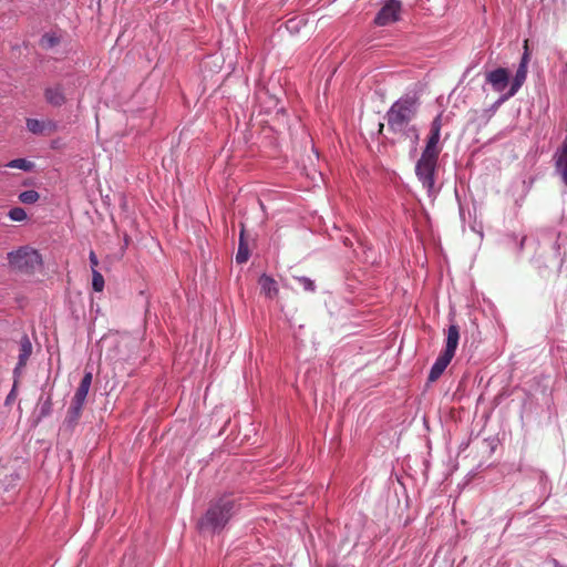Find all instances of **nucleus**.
<instances>
[{
  "mask_svg": "<svg viewBox=\"0 0 567 567\" xmlns=\"http://www.w3.org/2000/svg\"><path fill=\"white\" fill-rule=\"evenodd\" d=\"M460 329L456 324H451L446 331L445 349L443 353L454 357L458 346Z\"/></svg>",
  "mask_w": 567,
  "mask_h": 567,
  "instance_id": "nucleus-12",
  "label": "nucleus"
},
{
  "mask_svg": "<svg viewBox=\"0 0 567 567\" xmlns=\"http://www.w3.org/2000/svg\"><path fill=\"white\" fill-rule=\"evenodd\" d=\"M6 167L22 169L24 172H30L34 167V164L24 158H16L6 164Z\"/></svg>",
  "mask_w": 567,
  "mask_h": 567,
  "instance_id": "nucleus-17",
  "label": "nucleus"
},
{
  "mask_svg": "<svg viewBox=\"0 0 567 567\" xmlns=\"http://www.w3.org/2000/svg\"><path fill=\"white\" fill-rule=\"evenodd\" d=\"M45 101L52 106H62L66 102L64 89L61 84H54L44 90Z\"/></svg>",
  "mask_w": 567,
  "mask_h": 567,
  "instance_id": "nucleus-10",
  "label": "nucleus"
},
{
  "mask_svg": "<svg viewBox=\"0 0 567 567\" xmlns=\"http://www.w3.org/2000/svg\"><path fill=\"white\" fill-rule=\"evenodd\" d=\"M296 280L302 286L303 290L313 292L316 290L315 281L308 277H297Z\"/></svg>",
  "mask_w": 567,
  "mask_h": 567,
  "instance_id": "nucleus-24",
  "label": "nucleus"
},
{
  "mask_svg": "<svg viewBox=\"0 0 567 567\" xmlns=\"http://www.w3.org/2000/svg\"><path fill=\"white\" fill-rule=\"evenodd\" d=\"M555 173L561 178L567 187V141L558 147L554 154Z\"/></svg>",
  "mask_w": 567,
  "mask_h": 567,
  "instance_id": "nucleus-9",
  "label": "nucleus"
},
{
  "mask_svg": "<svg viewBox=\"0 0 567 567\" xmlns=\"http://www.w3.org/2000/svg\"><path fill=\"white\" fill-rule=\"evenodd\" d=\"M508 238L516 245V249L518 252H520L524 249L526 237H522L520 239H518L517 236L511 235L508 236Z\"/></svg>",
  "mask_w": 567,
  "mask_h": 567,
  "instance_id": "nucleus-26",
  "label": "nucleus"
},
{
  "mask_svg": "<svg viewBox=\"0 0 567 567\" xmlns=\"http://www.w3.org/2000/svg\"><path fill=\"white\" fill-rule=\"evenodd\" d=\"M10 267L21 274H32L42 265V258L37 249L29 246L20 247L8 254Z\"/></svg>",
  "mask_w": 567,
  "mask_h": 567,
  "instance_id": "nucleus-3",
  "label": "nucleus"
},
{
  "mask_svg": "<svg viewBox=\"0 0 567 567\" xmlns=\"http://www.w3.org/2000/svg\"><path fill=\"white\" fill-rule=\"evenodd\" d=\"M17 396V381H14L13 386L6 399V404H10L12 401H14Z\"/></svg>",
  "mask_w": 567,
  "mask_h": 567,
  "instance_id": "nucleus-27",
  "label": "nucleus"
},
{
  "mask_svg": "<svg viewBox=\"0 0 567 567\" xmlns=\"http://www.w3.org/2000/svg\"><path fill=\"white\" fill-rule=\"evenodd\" d=\"M52 410V401L50 398H47L42 403L40 408V416H47L51 413Z\"/></svg>",
  "mask_w": 567,
  "mask_h": 567,
  "instance_id": "nucleus-25",
  "label": "nucleus"
},
{
  "mask_svg": "<svg viewBox=\"0 0 567 567\" xmlns=\"http://www.w3.org/2000/svg\"><path fill=\"white\" fill-rule=\"evenodd\" d=\"M92 287L97 292L102 291L104 288V278L96 269L92 271Z\"/></svg>",
  "mask_w": 567,
  "mask_h": 567,
  "instance_id": "nucleus-22",
  "label": "nucleus"
},
{
  "mask_svg": "<svg viewBox=\"0 0 567 567\" xmlns=\"http://www.w3.org/2000/svg\"><path fill=\"white\" fill-rule=\"evenodd\" d=\"M32 353V343L28 336H23L20 340V349H19V365H25Z\"/></svg>",
  "mask_w": 567,
  "mask_h": 567,
  "instance_id": "nucleus-15",
  "label": "nucleus"
},
{
  "mask_svg": "<svg viewBox=\"0 0 567 567\" xmlns=\"http://www.w3.org/2000/svg\"><path fill=\"white\" fill-rule=\"evenodd\" d=\"M82 409H83L82 404H79L73 401L71 402V405L68 410V415L65 417V424L68 426L73 427L78 423V421L81 416V413H82Z\"/></svg>",
  "mask_w": 567,
  "mask_h": 567,
  "instance_id": "nucleus-16",
  "label": "nucleus"
},
{
  "mask_svg": "<svg viewBox=\"0 0 567 567\" xmlns=\"http://www.w3.org/2000/svg\"><path fill=\"white\" fill-rule=\"evenodd\" d=\"M89 258H90V264H91V267H92V270H93L99 265L97 257H96L94 251H91Z\"/></svg>",
  "mask_w": 567,
  "mask_h": 567,
  "instance_id": "nucleus-29",
  "label": "nucleus"
},
{
  "mask_svg": "<svg viewBox=\"0 0 567 567\" xmlns=\"http://www.w3.org/2000/svg\"><path fill=\"white\" fill-rule=\"evenodd\" d=\"M248 257H249L248 248L245 245V243L243 240V235H241L240 236L238 251H237V255H236V261L238 264H244V262H246L248 260Z\"/></svg>",
  "mask_w": 567,
  "mask_h": 567,
  "instance_id": "nucleus-19",
  "label": "nucleus"
},
{
  "mask_svg": "<svg viewBox=\"0 0 567 567\" xmlns=\"http://www.w3.org/2000/svg\"><path fill=\"white\" fill-rule=\"evenodd\" d=\"M92 372H85L79 388L75 391V394L72 399L73 402L84 405L91 383H92Z\"/></svg>",
  "mask_w": 567,
  "mask_h": 567,
  "instance_id": "nucleus-13",
  "label": "nucleus"
},
{
  "mask_svg": "<svg viewBox=\"0 0 567 567\" xmlns=\"http://www.w3.org/2000/svg\"><path fill=\"white\" fill-rule=\"evenodd\" d=\"M441 128L442 115L439 114L431 123L430 135L426 140V145L422 154L439 157L442 150L440 146Z\"/></svg>",
  "mask_w": 567,
  "mask_h": 567,
  "instance_id": "nucleus-6",
  "label": "nucleus"
},
{
  "mask_svg": "<svg viewBox=\"0 0 567 567\" xmlns=\"http://www.w3.org/2000/svg\"><path fill=\"white\" fill-rule=\"evenodd\" d=\"M528 62H529V53H528V48H527V41H525V51L520 59V63L516 70L515 76H514L513 81L511 82V86L507 90V92L504 93L503 95H501L499 99L497 100V104H503L505 101H507L508 99L514 96L518 92V90L522 87V85L524 84L526 76H527Z\"/></svg>",
  "mask_w": 567,
  "mask_h": 567,
  "instance_id": "nucleus-5",
  "label": "nucleus"
},
{
  "mask_svg": "<svg viewBox=\"0 0 567 567\" xmlns=\"http://www.w3.org/2000/svg\"><path fill=\"white\" fill-rule=\"evenodd\" d=\"M8 216L13 221H23L27 219V213L21 207H13L9 210Z\"/></svg>",
  "mask_w": 567,
  "mask_h": 567,
  "instance_id": "nucleus-21",
  "label": "nucleus"
},
{
  "mask_svg": "<svg viewBox=\"0 0 567 567\" xmlns=\"http://www.w3.org/2000/svg\"><path fill=\"white\" fill-rule=\"evenodd\" d=\"M258 282H259L261 291L268 298H274L275 296H277V293H278V286H277L276 280L272 277L264 274L262 276H260Z\"/></svg>",
  "mask_w": 567,
  "mask_h": 567,
  "instance_id": "nucleus-14",
  "label": "nucleus"
},
{
  "mask_svg": "<svg viewBox=\"0 0 567 567\" xmlns=\"http://www.w3.org/2000/svg\"><path fill=\"white\" fill-rule=\"evenodd\" d=\"M236 513V503L231 496H223L210 504L205 516L199 522L202 530L217 532L225 527Z\"/></svg>",
  "mask_w": 567,
  "mask_h": 567,
  "instance_id": "nucleus-2",
  "label": "nucleus"
},
{
  "mask_svg": "<svg viewBox=\"0 0 567 567\" xmlns=\"http://www.w3.org/2000/svg\"><path fill=\"white\" fill-rule=\"evenodd\" d=\"M501 104H497V101L494 104V107H498Z\"/></svg>",
  "mask_w": 567,
  "mask_h": 567,
  "instance_id": "nucleus-30",
  "label": "nucleus"
},
{
  "mask_svg": "<svg viewBox=\"0 0 567 567\" xmlns=\"http://www.w3.org/2000/svg\"><path fill=\"white\" fill-rule=\"evenodd\" d=\"M417 100L413 96L405 95L395 101L385 114L388 127L394 134L409 138L413 147L417 145L420 140L419 130L411 124L417 113Z\"/></svg>",
  "mask_w": 567,
  "mask_h": 567,
  "instance_id": "nucleus-1",
  "label": "nucleus"
},
{
  "mask_svg": "<svg viewBox=\"0 0 567 567\" xmlns=\"http://www.w3.org/2000/svg\"><path fill=\"white\" fill-rule=\"evenodd\" d=\"M439 157L421 154L415 165V175L422 186L426 189L429 196L436 194L435 173Z\"/></svg>",
  "mask_w": 567,
  "mask_h": 567,
  "instance_id": "nucleus-4",
  "label": "nucleus"
},
{
  "mask_svg": "<svg viewBox=\"0 0 567 567\" xmlns=\"http://www.w3.org/2000/svg\"><path fill=\"white\" fill-rule=\"evenodd\" d=\"M401 2L399 0H388L379 10L374 18V23L384 27L396 22L400 19Z\"/></svg>",
  "mask_w": 567,
  "mask_h": 567,
  "instance_id": "nucleus-7",
  "label": "nucleus"
},
{
  "mask_svg": "<svg viewBox=\"0 0 567 567\" xmlns=\"http://www.w3.org/2000/svg\"><path fill=\"white\" fill-rule=\"evenodd\" d=\"M59 43V38L52 33H45L41 37L40 44L44 49H51Z\"/></svg>",
  "mask_w": 567,
  "mask_h": 567,
  "instance_id": "nucleus-20",
  "label": "nucleus"
},
{
  "mask_svg": "<svg viewBox=\"0 0 567 567\" xmlns=\"http://www.w3.org/2000/svg\"><path fill=\"white\" fill-rule=\"evenodd\" d=\"M453 357L447 355L445 353H441L433 365L431 367L430 373H429V381L434 382L436 381L445 371L447 365L451 363Z\"/></svg>",
  "mask_w": 567,
  "mask_h": 567,
  "instance_id": "nucleus-11",
  "label": "nucleus"
},
{
  "mask_svg": "<svg viewBox=\"0 0 567 567\" xmlns=\"http://www.w3.org/2000/svg\"><path fill=\"white\" fill-rule=\"evenodd\" d=\"M486 82L492 85V89L495 92L501 93L503 95L507 91V86H511L509 73L507 69L497 68L486 74Z\"/></svg>",
  "mask_w": 567,
  "mask_h": 567,
  "instance_id": "nucleus-8",
  "label": "nucleus"
},
{
  "mask_svg": "<svg viewBox=\"0 0 567 567\" xmlns=\"http://www.w3.org/2000/svg\"><path fill=\"white\" fill-rule=\"evenodd\" d=\"M25 365H19V362L17 363L14 370H13V375H14V381L18 382V379L21 377V373H22V369L24 368Z\"/></svg>",
  "mask_w": 567,
  "mask_h": 567,
  "instance_id": "nucleus-28",
  "label": "nucleus"
},
{
  "mask_svg": "<svg viewBox=\"0 0 567 567\" xmlns=\"http://www.w3.org/2000/svg\"><path fill=\"white\" fill-rule=\"evenodd\" d=\"M27 127L30 132L39 134L43 131V123L35 118H29L27 121Z\"/></svg>",
  "mask_w": 567,
  "mask_h": 567,
  "instance_id": "nucleus-23",
  "label": "nucleus"
},
{
  "mask_svg": "<svg viewBox=\"0 0 567 567\" xmlns=\"http://www.w3.org/2000/svg\"><path fill=\"white\" fill-rule=\"evenodd\" d=\"M39 193L33 189L24 190L19 195V200L23 204H34L39 200Z\"/></svg>",
  "mask_w": 567,
  "mask_h": 567,
  "instance_id": "nucleus-18",
  "label": "nucleus"
}]
</instances>
